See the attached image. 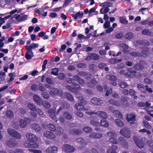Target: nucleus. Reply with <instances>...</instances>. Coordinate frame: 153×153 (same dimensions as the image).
I'll use <instances>...</instances> for the list:
<instances>
[{
	"label": "nucleus",
	"instance_id": "60",
	"mask_svg": "<svg viewBox=\"0 0 153 153\" xmlns=\"http://www.w3.org/2000/svg\"><path fill=\"white\" fill-rule=\"evenodd\" d=\"M110 26V22L108 20L105 21L103 25L104 27L105 28H108Z\"/></svg>",
	"mask_w": 153,
	"mask_h": 153
},
{
	"label": "nucleus",
	"instance_id": "22",
	"mask_svg": "<svg viewBox=\"0 0 153 153\" xmlns=\"http://www.w3.org/2000/svg\"><path fill=\"white\" fill-rule=\"evenodd\" d=\"M51 91L49 92V94L51 96H54L59 94L60 91L57 89L54 88H51Z\"/></svg>",
	"mask_w": 153,
	"mask_h": 153
},
{
	"label": "nucleus",
	"instance_id": "25",
	"mask_svg": "<svg viewBox=\"0 0 153 153\" xmlns=\"http://www.w3.org/2000/svg\"><path fill=\"white\" fill-rule=\"evenodd\" d=\"M27 15H25L23 16H20L19 15H18L15 17L16 19H17V21L19 22H21L22 21H24L27 19Z\"/></svg>",
	"mask_w": 153,
	"mask_h": 153
},
{
	"label": "nucleus",
	"instance_id": "10",
	"mask_svg": "<svg viewBox=\"0 0 153 153\" xmlns=\"http://www.w3.org/2000/svg\"><path fill=\"white\" fill-rule=\"evenodd\" d=\"M82 133L81 130L76 128L70 129L69 131V133L71 135H76L81 134Z\"/></svg>",
	"mask_w": 153,
	"mask_h": 153
},
{
	"label": "nucleus",
	"instance_id": "5",
	"mask_svg": "<svg viewBox=\"0 0 153 153\" xmlns=\"http://www.w3.org/2000/svg\"><path fill=\"white\" fill-rule=\"evenodd\" d=\"M43 135L47 139L50 140H54L56 137L55 135L53 133L49 131L45 132Z\"/></svg>",
	"mask_w": 153,
	"mask_h": 153
},
{
	"label": "nucleus",
	"instance_id": "41",
	"mask_svg": "<svg viewBox=\"0 0 153 153\" xmlns=\"http://www.w3.org/2000/svg\"><path fill=\"white\" fill-rule=\"evenodd\" d=\"M19 125L21 128H24L26 125V122L25 120L21 119L19 122Z\"/></svg>",
	"mask_w": 153,
	"mask_h": 153
},
{
	"label": "nucleus",
	"instance_id": "45",
	"mask_svg": "<svg viewBox=\"0 0 153 153\" xmlns=\"http://www.w3.org/2000/svg\"><path fill=\"white\" fill-rule=\"evenodd\" d=\"M115 122L119 127H121L123 125V123L122 121L119 119H116L115 120Z\"/></svg>",
	"mask_w": 153,
	"mask_h": 153
},
{
	"label": "nucleus",
	"instance_id": "49",
	"mask_svg": "<svg viewBox=\"0 0 153 153\" xmlns=\"http://www.w3.org/2000/svg\"><path fill=\"white\" fill-rule=\"evenodd\" d=\"M28 107L32 111H34L36 110V108L35 105L32 103L28 104Z\"/></svg>",
	"mask_w": 153,
	"mask_h": 153
},
{
	"label": "nucleus",
	"instance_id": "7",
	"mask_svg": "<svg viewBox=\"0 0 153 153\" xmlns=\"http://www.w3.org/2000/svg\"><path fill=\"white\" fill-rule=\"evenodd\" d=\"M120 133L122 136L126 138H128L130 137V132L129 130L126 128L121 129L120 131Z\"/></svg>",
	"mask_w": 153,
	"mask_h": 153
},
{
	"label": "nucleus",
	"instance_id": "18",
	"mask_svg": "<svg viewBox=\"0 0 153 153\" xmlns=\"http://www.w3.org/2000/svg\"><path fill=\"white\" fill-rule=\"evenodd\" d=\"M48 112L51 118L53 120H56L55 122H57V120H56V117L55 115V111L54 109H51L48 111Z\"/></svg>",
	"mask_w": 153,
	"mask_h": 153
},
{
	"label": "nucleus",
	"instance_id": "1",
	"mask_svg": "<svg viewBox=\"0 0 153 153\" xmlns=\"http://www.w3.org/2000/svg\"><path fill=\"white\" fill-rule=\"evenodd\" d=\"M62 151L65 152L71 153L74 152L75 150V148L70 144H64L62 147Z\"/></svg>",
	"mask_w": 153,
	"mask_h": 153
},
{
	"label": "nucleus",
	"instance_id": "40",
	"mask_svg": "<svg viewBox=\"0 0 153 153\" xmlns=\"http://www.w3.org/2000/svg\"><path fill=\"white\" fill-rule=\"evenodd\" d=\"M100 123L101 126L105 128H107L109 126L108 122L106 120L103 119L102 120H101Z\"/></svg>",
	"mask_w": 153,
	"mask_h": 153
},
{
	"label": "nucleus",
	"instance_id": "26",
	"mask_svg": "<svg viewBox=\"0 0 153 153\" xmlns=\"http://www.w3.org/2000/svg\"><path fill=\"white\" fill-rule=\"evenodd\" d=\"M121 101L123 103H125L126 104V106L129 105L128 101L129 100V98L128 97L125 96H122L121 98Z\"/></svg>",
	"mask_w": 153,
	"mask_h": 153
},
{
	"label": "nucleus",
	"instance_id": "16",
	"mask_svg": "<svg viewBox=\"0 0 153 153\" xmlns=\"http://www.w3.org/2000/svg\"><path fill=\"white\" fill-rule=\"evenodd\" d=\"M7 144L10 148L13 147L17 145V143L16 140L13 138H10L7 142Z\"/></svg>",
	"mask_w": 153,
	"mask_h": 153
},
{
	"label": "nucleus",
	"instance_id": "63",
	"mask_svg": "<svg viewBox=\"0 0 153 153\" xmlns=\"http://www.w3.org/2000/svg\"><path fill=\"white\" fill-rule=\"evenodd\" d=\"M58 77L60 79H63L66 77L65 75L63 73H60L58 75Z\"/></svg>",
	"mask_w": 153,
	"mask_h": 153
},
{
	"label": "nucleus",
	"instance_id": "12",
	"mask_svg": "<svg viewBox=\"0 0 153 153\" xmlns=\"http://www.w3.org/2000/svg\"><path fill=\"white\" fill-rule=\"evenodd\" d=\"M91 102L97 105H100L103 103L102 100L96 97H94L91 100Z\"/></svg>",
	"mask_w": 153,
	"mask_h": 153
},
{
	"label": "nucleus",
	"instance_id": "28",
	"mask_svg": "<svg viewBox=\"0 0 153 153\" xmlns=\"http://www.w3.org/2000/svg\"><path fill=\"white\" fill-rule=\"evenodd\" d=\"M30 127L32 129L37 131H39L41 129L40 126L37 124L33 123L31 124L30 125Z\"/></svg>",
	"mask_w": 153,
	"mask_h": 153
},
{
	"label": "nucleus",
	"instance_id": "21",
	"mask_svg": "<svg viewBox=\"0 0 153 153\" xmlns=\"http://www.w3.org/2000/svg\"><path fill=\"white\" fill-rule=\"evenodd\" d=\"M78 74L79 76L85 77V79H87L90 78L91 76L90 73L84 71H80L79 72Z\"/></svg>",
	"mask_w": 153,
	"mask_h": 153
},
{
	"label": "nucleus",
	"instance_id": "29",
	"mask_svg": "<svg viewBox=\"0 0 153 153\" xmlns=\"http://www.w3.org/2000/svg\"><path fill=\"white\" fill-rule=\"evenodd\" d=\"M75 108L77 110L80 111L87 110L88 109H85L84 106L79 103H77L75 105Z\"/></svg>",
	"mask_w": 153,
	"mask_h": 153
},
{
	"label": "nucleus",
	"instance_id": "57",
	"mask_svg": "<svg viewBox=\"0 0 153 153\" xmlns=\"http://www.w3.org/2000/svg\"><path fill=\"white\" fill-rule=\"evenodd\" d=\"M120 22L124 24H127L128 23V21L124 17L122 16L120 18Z\"/></svg>",
	"mask_w": 153,
	"mask_h": 153
},
{
	"label": "nucleus",
	"instance_id": "6",
	"mask_svg": "<svg viewBox=\"0 0 153 153\" xmlns=\"http://www.w3.org/2000/svg\"><path fill=\"white\" fill-rule=\"evenodd\" d=\"M100 58V56L99 55L95 53H90L87 56L85 57V59L86 61L91 59L97 60L99 59Z\"/></svg>",
	"mask_w": 153,
	"mask_h": 153
},
{
	"label": "nucleus",
	"instance_id": "9",
	"mask_svg": "<svg viewBox=\"0 0 153 153\" xmlns=\"http://www.w3.org/2000/svg\"><path fill=\"white\" fill-rule=\"evenodd\" d=\"M142 50L141 51V56L140 57H146L149 54V48L146 47H143L141 48Z\"/></svg>",
	"mask_w": 153,
	"mask_h": 153
},
{
	"label": "nucleus",
	"instance_id": "31",
	"mask_svg": "<svg viewBox=\"0 0 153 153\" xmlns=\"http://www.w3.org/2000/svg\"><path fill=\"white\" fill-rule=\"evenodd\" d=\"M126 118L128 122L131 121H134L135 120L136 116L134 114H131L129 116H128V114L127 115Z\"/></svg>",
	"mask_w": 153,
	"mask_h": 153
},
{
	"label": "nucleus",
	"instance_id": "56",
	"mask_svg": "<svg viewBox=\"0 0 153 153\" xmlns=\"http://www.w3.org/2000/svg\"><path fill=\"white\" fill-rule=\"evenodd\" d=\"M91 124L93 126H99L100 125V123L98 121H95L94 120H91L90 122Z\"/></svg>",
	"mask_w": 153,
	"mask_h": 153
},
{
	"label": "nucleus",
	"instance_id": "55",
	"mask_svg": "<svg viewBox=\"0 0 153 153\" xmlns=\"http://www.w3.org/2000/svg\"><path fill=\"white\" fill-rule=\"evenodd\" d=\"M143 123L144 126L146 128L148 129H150L151 128V126L147 121H143Z\"/></svg>",
	"mask_w": 153,
	"mask_h": 153
},
{
	"label": "nucleus",
	"instance_id": "17",
	"mask_svg": "<svg viewBox=\"0 0 153 153\" xmlns=\"http://www.w3.org/2000/svg\"><path fill=\"white\" fill-rule=\"evenodd\" d=\"M95 114L97 115L98 117L104 119H106L108 117L106 113L103 111H97L96 112Z\"/></svg>",
	"mask_w": 153,
	"mask_h": 153
},
{
	"label": "nucleus",
	"instance_id": "3",
	"mask_svg": "<svg viewBox=\"0 0 153 153\" xmlns=\"http://www.w3.org/2000/svg\"><path fill=\"white\" fill-rule=\"evenodd\" d=\"M26 136L29 141L34 144H37L36 141L37 140L38 138L35 134L31 133H29L26 134Z\"/></svg>",
	"mask_w": 153,
	"mask_h": 153
},
{
	"label": "nucleus",
	"instance_id": "61",
	"mask_svg": "<svg viewBox=\"0 0 153 153\" xmlns=\"http://www.w3.org/2000/svg\"><path fill=\"white\" fill-rule=\"evenodd\" d=\"M77 67L80 68H86L87 65L85 63H79L77 65Z\"/></svg>",
	"mask_w": 153,
	"mask_h": 153
},
{
	"label": "nucleus",
	"instance_id": "64",
	"mask_svg": "<svg viewBox=\"0 0 153 153\" xmlns=\"http://www.w3.org/2000/svg\"><path fill=\"white\" fill-rule=\"evenodd\" d=\"M108 135L110 137H115L116 134L115 133L112 131H109L107 133Z\"/></svg>",
	"mask_w": 153,
	"mask_h": 153
},
{
	"label": "nucleus",
	"instance_id": "11",
	"mask_svg": "<svg viewBox=\"0 0 153 153\" xmlns=\"http://www.w3.org/2000/svg\"><path fill=\"white\" fill-rule=\"evenodd\" d=\"M24 146L27 147L28 148H36L38 147L39 145L38 144H35L31 143L29 141H26L25 142L24 144Z\"/></svg>",
	"mask_w": 153,
	"mask_h": 153
},
{
	"label": "nucleus",
	"instance_id": "47",
	"mask_svg": "<svg viewBox=\"0 0 153 153\" xmlns=\"http://www.w3.org/2000/svg\"><path fill=\"white\" fill-rule=\"evenodd\" d=\"M42 104L45 108H48L50 107L51 105L49 102L47 101L42 100Z\"/></svg>",
	"mask_w": 153,
	"mask_h": 153
},
{
	"label": "nucleus",
	"instance_id": "42",
	"mask_svg": "<svg viewBox=\"0 0 153 153\" xmlns=\"http://www.w3.org/2000/svg\"><path fill=\"white\" fill-rule=\"evenodd\" d=\"M47 127L49 130L53 131H55L56 128L55 126L52 123H49L47 125Z\"/></svg>",
	"mask_w": 153,
	"mask_h": 153
},
{
	"label": "nucleus",
	"instance_id": "62",
	"mask_svg": "<svg viewBox=\"0 0 153 153\" xmlns=\"http://www.w3.org/2000/svg\"><path fill=\"white\" fill-rule=\"evenodd\" d=\"M73 86L77 90H80L81 89V88L80 87L79 85L76 83H73Z\"/></svg>",
	"mask_w": 153,
	"mask_h": 153
},
{
	"label": "nucleus",
	"instance_id": "24",
	"mask_svg": "<svg viewBox=\"0 0 153 153\" xmlns=\"http://www.w3.org/2000/svg\"><path fill=\"white\" fill-rule=\"evenodd\" d=\"M27 50L25 54V57L27 60H29L32 57L31 55H33V53L32 51H29L27 48H25Z\"/></svg>",
	"mask_w": 153,
	"mask_h": 153
},
{
	"label": "nucleus",
	"instance_id": "52",
	"mask_svg": "<svg viewBox=\"0 0 153 153\" xmlns=\"http://www.w3.org/2000/svg\"><path fill=\"white\" fill-rule=\"evenodd\" d=\"M6 116L9 118H11L13 116V113L11 110L7 111L6 112Z\"/></svg>",
	"mask_w": 153,
	"mask_h": 153
},
{
	"label": "nucleus",
	"instance_id": "33",
	"mask_svg": "<svg viewBox=\"0 0 153 153\" xmlns=\"http://www.w3.org/2000/svg\"><path fill=\"white\" fill-rule=\"evenodd\" d=\"M108 102L111 104L116 106L117 107H119L120 105L119 102L114 99H111L109 100Z\"/></svg>",
	"mask_w": 153,
	"mask_h": 153
},
{
	"label": "nucleus",
	"instance_id": "36",
	"mask_svg": "<svg viewBox=\"0 0 153 153\" xmlns=\"http://www.w3.org/2000/svg\"><path fill=\"white\" fill-rule=\"evenodd\" d=\"M113 113L116 116L120 119H122L123 116L122 114L118 110L113 111Z\"/></svg>",
	"mask_w": 153,
	"mask_h": 153
},
{
	"label": "nucleus",
	"instance_id": "27",
	"mask_svg": "<svg viewBox=\"0 0 153 153\" xmlns=\"http://www.w3.org/2000/svg\"><path fill=\"white\" fill-rule=\"evenodd\" d=\"M117 148V146L113 145L109 148V149L106 152L107 153H117L116 151Z\"/></svg>",
	"mask_w": 153,
	"mask_h": 153
},
{
	"label": "nucleus",
	"instance_id": "20",
	"mask_svg": "<svg viewBox=\"0 0 153 153\" xmlns=\"http://www.w3.org/2000/svg\"><path fill=\"white\" fill-rule=\"evenodd\" d=\"M103 135L97 133H92L89 135V137L91 138L95 139H99L102 137Z\"/></svg>",
	"mask_w": 153,
	"mask_h": 153
},
{
	"label": "nucleus",
	"instance_id": "15",
	"mask_svg": "<svg viewBox=\"0 0 153 153\" xmlns=\"http://www.w3.org/2000/svg\"><path fill=\"white\" fill-rule=\"evenodd\" d=\"M118 140L120 142L121 144L125 148L128 149V142L126 140L122 137H120L118 138Z\"/></svg>",
	"mask_w": 153,
	"mask_h": 153
},
{
	"label": "nucleus",
	"instance_id": "51",
	"mask_svg": "<svg viewBox=\"0 0 153 153\" xmlns=\"http://www.w3.org/2000/svg\"><path fill=\"white\" fill-rule=\"evenodd\" d=\"M109 141L113 144H117L118 142L117 140L115 137H111L109 140Z\"/></svg>",
	"mask_w": 153,
	"mask_h": 153
},
{
	"label": "nucleus",
	"instance_id": "34",
	"mask_svg": "<svg viewBox=\"0 0 153 153\" xmlns=\"http://www.w3.org/2000/svg\"><path fill=\"white\" fill-rule=\"evenodd\" d=\"M133 69L137 71L141 70L143 69L144 66L140 63L136 64L133 67Z\"/></svg>",
	"mask_w": 153,
	"mask_h": 153
},
{
	"label": "nucleus",
	"instance_id": "8",
	"mask_svg": "<svg viewBox=\"0 0 153 153\" xmlns=\"http://www.w3.org/2000/svg\"><path fill=\"white\" fill-rule=\"evenodd\" d=\"M57 147L53 146L48 147L45 150L46 153H57Z\"/></svg>",
	"mask_w": 153,
	"mask_h": 153
},
{
	"label": "nucleus",
	"instance_id": "46",
	"mask_svg": "<svg viewBox=\"0 0 153 153\" xmlns=\"http://www.w3.org/2000/svg\"><path fill=\"white\" fill-rule=\"evenodd\" d=\"M129 55L131 56L134 57H140V56H142L140 53L136 51H134L130 53Z\"/></svg>",
	"mask_w": 153,
	"mask_h": 153
},
{
	"label": "nucleus",
	"instance_id": "19",
	"mask_svg": "<svg viewBox=\"0 0 153 153\" xmlns=\"http://www.w3.org/2000/svg\"><path fill=\"white\" fill-rule=\"evenodd\" d=\"M33 99L34 101L38 105H42V100L38 95L35 94L33 96Z\"/></svg>",
	"mask_w": 153,
	"mask_h": 153
},
{
	"label": "nucleus",
	"instance_id": "54",
	"mask_svg": "<svg viewBox=\"0 0 153 153\" xmlns=\"http://www.w3.org/2000/svg\"><path fill=\"white\" fill-rule=\"evenodd\" d=\"M41 96L44 99L48 100L50 98L49 94L46 92H44L41 94Z\"/></svg>",
	"mask_w": 153,
	"mask_h": 153
},
{
	"label": "nucleus",
	"instance_id": "59",
	"mask_svg": "<svg viewBox=\"0 0 153 153\" xmlns=\"http://www.w3.org/2000/svg\"><path fill=\"white\" fill-rule=\"evenodd\" d=\"M30 88L32 90L34 91H36L38 90V85L36 84H33L32 85Z\"/></svg>",
	"mask_w": 153,
	"mask_h": 153
},
{
	"label": "nucleus",
	"instance_id": "48",
	"mask_svg": "<svg viewBox=\"0 0 153 153\" xmlns=\"http://www.w3.org/2000/svg\"><path fill=\"white\" fill-rule=\"evenodd\" d=\"M59 71V69L58 68H55L52 69L51 73L52 74L57 76L58 75V73Z\"/></svg>",
	"mask_w": 153,
	"mask_h": 153
},
{
	"label": "nucleus",
	"instance_id": "38",
	"mask_svg": "<svg viewBox=\"0 0 153 153\" xmlns=\"http://www.w3.org/2000/svg\"><path fill=\"white\" fill-rule=\"evenodd\" d=\"M97 83L95 79L92 78L91 79L90 82L88 84V86L90 88H92L95 86Z\"/></svg>",
	"mask_w": 153,
	"mask_h": 153
},
{
	"label": "nucleus",
	"instance_id": "13",
	"mask_svg": "<svg viewBox=\"0 0 153 153\" xmlns=\"http://www.w3.org/2000/svg\"><path fill=\"white\" fill-rule=\"evenodd\" d=\"M76 143L78 144L79 147L81 148L85 146L86 144L85 143L84 139L81 138H79L76 140Z\"/></svg>",
	"mask_w": 153,
	"mask_h": 153
},
{
	"label": "nucleus",
	"instance_id": "43",
	"mask_svg": "<svg viewBox=\"0 0 153 153\" xmlns=\"http://www.w3.org/2000/svg\"><path fill=\"white\" fill-rule=\"evenodd\" d=\"M83 16V13L82 12L81 13L80 12H77L74 16V20H76L78 17L81 18Z\"/></svg>",
	"mask_w": 153,
	"mask_h": 153
},
{
	"label": "nucleus",
	"instance_id": "35",
	"mask_svg": "<svg viewBox=\"0 0 153 153\" xmlns=\"http://www.w3.org/2000/svg\"><path fill=\"white\" fill-rule=\"evenodd\" d=\"M106 66V64L103 63H100L98 65V67L100 69H104L105 71H107L109 70V68Z\"/></svg>",
	"mask_w": 153,
	"mask_h": 153
},
{
	"label": "nucleus",
	"instance_id": "14",
	"mask_svg": "<svg viewBox=\"0 0 153 153\" xmlns=\"http://www.w3.org/2000/svg\"><path fill=\"white\" fill-rule=\"evenodd\" d=\"M129 71H131V75L133 76L131 78L136 77L139 78H140L142 76L141 73L139 72L137 73L136 71L132 70L131 68H129Z\"/></svg>",
	"mask_w": 153,
	"mask_h": 153
},
{
	"label": "nucleus",
	"instance_id": "53",
	"mask_svg": "<svg viewBox=\"0 0 153 153\" xmlns=\"http://www.w3.org/2000/svg\"><path fill=\"white\" fill-rule=\"evenodd\" d=\"M83 131L89 133L91 132L92 131V129L89 126H85L83 128Z\"/></svg>",
	"mask_w": 153,
	"mask_h": 153
},
{
	"label": "nucleus",
	"instance_id": "4",
	"mask_svg": "<svg viewBox=\"0 0 153 153\" xmlns=\"http://www.w3.org/2000/svg\"><path fill=\"white\" fill-rule=\"evenodd\" d=\"M134 140L136 146L139 148H143L144 146V143L142 140L139 139L137 136H134Z\"/></svg>",
	"mask_w": 153,
	"mask_h": 153
},
{
	"label": "nucleus",
	"instance_id": "30",
	"mask_svg": "<svg viewBox=\"0 0 153 153\" xmlns=\"http://www.w3.org/2000/svg\"><path fill=\"white\" fill-rule=\"evenodd\" d=\"M64 95L66 98L69 100L71 102H74V97L71 93L66 92L64 93Z\"/></svg>",
	"mask_w": 153,
	"mask_h": 153
},
{
	"label": "nucleus",
	"instance_id": "44",
	"mask_svg": "<svg viewBox=\"0 0 153 153\" xmlns=\"http://www.w3.org/2000/svg\"><path fill=\"white\" fill-rule=\"evenodd\" d=\"M63 115L67 119L70 120L72 118L71 114L67 111L64 112L63 113Z\"/></svg>",
	"mask_w": 153,
	"mask_h": 153
},
{
	"label": "nucleus",
	"instance_id": "2",
	"mask_svg": "<svg viewBox=\"0 0 153 153\" xmlns=\"http://www.w3.org/2000/svg\"><path fill=\"white\" fill-rule=\"evenodd\" d=\"M7 131L9 134L12 137L16 139L21 138V136L20 134L14 129L9 128L7 129Z\"/></svg>",
	"mask_w": 153,
	"mask_h": 153
},
{
	"label": "nucleus",
	"instance_id": "58",
	"mask_svg": "<svg viewBox=\"0 0 153 153\" xmlns=\"http://www.w3.org/2000/svg\"><path fill=\"white\" fill-rule=\"evenodd\" d=\"M119 85L120 87L122 88H125L128 86V85L125 82H120L119 83Z\"/></svg>",
	"mask_w": 153,
	"mask_h": 153
},
{
	"label": "nucleus",
	"instance_id": "37",
	"mask_svg": "<svg viewBox=\"0 0 153 153\" xmlns=\"http://www.w3.org/2000/svg\"><path fill=\"white\" fill-rule=\"evenodd\" d=\"M142 33L144 35L149 36H153V33L148 29H144L142 31Z\"/></svg>",
	"mask_w": 153,
	"mask_h": 153
},
{
	"label": "nucleus",
	"instance_id": "32",
	"mask_svg": "<svg viewBox=\"0 0 153 153\" xmlns=\"http://www.w3.org/2000/svg\"><path fill=\"white\" fill-rule=\"evenodd\" d=\"M38 45L37 43H32L29 46L27 45L25 46V48H27L29 51H32V49L38 48Z\"/></svg>",
	"mask_w": 153,
	"mask_h": 153
},
{
	"label": "nucleus",
	"instance_id": "50",
	"mask_svg": "<svg viewBox=\"0 0 153 153\" xmlns=\"http://www.w3.org/2000/svg\"><path fill=\"white\" fill-rule=\"evenodd\" d=\"M133 36V35L131 32H128L126 33L125 35V38L128 39H131Z\"/></svg>",
	"mask_w": 153,
	"mask_h": 153
},
{
	"label": "nucleus",
	"instance_id": "23",
	"mask_svg": "<svg viewBox=\"0 0 153 153\" xmlns=\"http://www.w3.org/2000/svg\"><path fill=\"white\" fill-rule=\"evenodd\" d=\"M137 44L140 45L147 46L149 45V42L146 40H139L136 41Z\"/></svg>",
	"mask_w": 153,
	"mask_h": 153
},
{
	"label": "nucleus",
	"instance_id": "39",
	"mask_svg": "<svg viewBox=\"0 0 153 153\" xmlns=\"http://www.w3.org/2000/svg\"><path fill=\"white\" fill-rule=\"evenodd\" d=\"M66 88L68 90L72 92L75 93H77L78 92V90L70 85H67L66 86Z\"/></svg>",
	"mask_w": 153,
	"mask_h": 153
}]
</instances>
